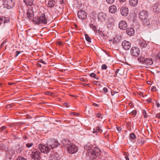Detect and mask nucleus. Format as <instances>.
<instances>
[{
  "label": "nucleus",
  "mask_w": 160,
  "mask_h": 160,
  "mask_svg": "<svg viewBox=\"0 0 160 160\" xmlns=\"http://www.w3.org/2000/svg\"><path fill=\"white\" fill-rule=\"evenodd\" d=\"M91 148V146L90 144L84 146V148L87 150L89 156H90L91 160H97L98 158H99V156L101 155V151L100 149L97 148H94L92 150L90 154L89 151Z\"/></svg>",
  "instance_id": "f257e3e1"
},
{
  "label": "nucleus",
  "mask_w": 160,
  "mask_h": 160,
  "mask_svg": "<svg viewBox=\"0 0 160 160\" xmlns=\"http://www.w3.org/2000/svg\"><path fill=\"white\" fill-rule=\"evenodd\" d=\"M63 143V146L67 148L69 153L73 154L78 151V148L75 145L70 143L69 141L64 140Z\"/></svg>",
  "instance_id": "f03ea898"
},
{
  "label": "nucleus",
  "mask_w": 160,
  "mask_h": 160,
  "mask_svg": "<svg viewBox=\"0 0 160 160\" xmlns=\"http://www.w3.org/2000/svg\"><path fill=\"white\" fill-rule=\"evenodd\" d=\"M32 22L36 24H46L47 19L44 13H42L39 17H35L32 20Z\"/></svg>",
  "instance_id": "7ed1b4c3"
},
{
  "label": "nucleus",
  "mask_w": 160,
  "mask_h": 160,
  "mask_svg": "<svg viewBox=\"0 0 160 160\" xmlns=\"http://www.w3.org/2000/svg\"><path fill=\"white\" fill-rule=\"evenodd\" d=\"M148 12L145 10H143L140 12L139 18L143 24H148Z\"/></svg>",
  "instance_id": "20e7f679"
},
{
  "label": "nucleus",
  "mask_w": 160,
  "mask_h": 160,
  "mask_svg": "<svg viewBox=\"0 0 160 160\" xmlns=\"http://www.w3.org/2000/svg\"><path fill=\"white\" fill-rule=\"evenodd\" d=\"M39 149L42 152L47 154L51 151V147L47 145H43L42 144H40L38 147Z\"/></svg>",
  "instance_id": "39448f33"
},
{
  "label": "nucleus",
  "mask_w": 160,
  "mask_h": 160,
  "mask_svg": "<svg viewBox=\"0 0 160 160\" xmlns=\"http://www.w3.org/2000/svg\"><path fill=\"white\" fill-rule=\"evenodd\" d=\"M30 157L34 160H39L41 158L40 152L37 149L33 150L30 154Z\"/></svg>",
  "instance_id": "423d86ee"
},
{
  "label": "nucleus",
  "mask_w": 160,
  "mask_h": 160,
  "mask_svg": "<svg viewBox=\"0 0 160 160\" xmlns=\"http://www.w3.org/2000/svg\"><path fill=\"white\" fill-rule=\"evenodd\" d=\"M47 144L50 147H51V149L57 147L59 144L58 141L54 139H48V141Z\"/></svg>",
  "instance_id": "0eeeda50"
},
{
  "label": "nucleus",
  "mask_w": 160,
  "mask_h": 160,
  "mask_svg": "<svg viewBox=\"0 0 160 160\" xmlns=\"http://www.w3.org/2000/svg\"><path fill=\"white\" fill-rule=\"evenodd\" d=\"M3 2L4 8L9 9L14 6V3L12 0H3Z\"/></svg>",
  "instance_id": "6e6552de"
},
{
  "label": "nucleus",
  "mask_w": 160,
  "mask_h": 160,
  "mask_svg": "<svg viewBox=\"0 0 160 160\" xmlns=\"http://www.w3.org/2000/svg\"><path fill=\"white\" fill-rule=\"evenodd\" d=\"M140 52V49L137 47H132L130 50V53L133 56L138 57Z\"/></svg>",
  "instance_id": "1a4fd4ad"
},
{
  "label": "nucleus",
  "mask_w": 160,
  "mask_h": 160,
  "mask_svg": "<svg viewBox=\"0 0 160 160\" xmlns=\"http://www.w3.org/2000/svg\"><path fill=\"white\" fill-rule=\"evenodd\" d=\"M33 7H31L28 8V9L27 12V18L28 19H31L32 20L34 18V11H33Z\"/></svg>",
  "instance_id": "9d476101"
},
{
  "label": "nucleus",
  "mask_w": 160,
  "mask_h": 160,
  "mask_svg": "<svg viewBox=\"0 0 160 160\" xmlns=\"http://www.w3.org/2000/svg\"><path fill=\"white\" fill-rule=\"evenodd\" d=\"M107 17L106 14L103 12H100L98 14V20L101 22H105L106 19Z\"/></svg>",
  "instance_id": "9b49d317"
},
{
  "label": "nucleus",
  "mask_w": 160,
  "mask_h": 160,
  "mask_svg": "<svg viewBox=\"0 0 160 160\" xmlns=\"http://www.w3.org/2000/svg\"><path fill=\"white\" fill-rule=\"evenodd\" d=\"M78 18L81 19H84L87 18L86 13L83 10L79 11L78 13Z\"/></svg>",
  "instance_id": "f8f14e48"
},
{
  "label": "nucleus",
  "mask_w": 160,
  "mask_h": 160,
  "mask_svg": "<svg viewBox=\"0 0 160 160\" xmlns=\"http://www.w3.org/2000/svg\"><path fill=\"white\" fill-rule=\"evenodd\" d=\"M120 12L122 16H126L128 13V8L125 6H122L120 8Z\"/></svg>",
  "instance_id": "ddd939ff"
},
{
  "label": "nucleus",
  "mask_w": 160,
  "mask_h": 160,
  "mask_svg": "<svg viewBox=\"0 0 160 160\" xmlns=\"http://www.w3.org/2000/svg\"><path fill=\"white\" fill-rule=\"evenodd\" d=\"M118 26L120 29L125 30L126 29L128 25L126 21L122 20L119 22Z\"/></svg>",
  "instance_id": "4468645a"
},
{
  "label": "nucleus",
  "mask_w": 160,
  "mask_h": 160,
  "mask_svg": "<svg viewBox=\"0 0 160 160\" xmlns=\"http://www.w3.org/2000/svg\"><path fill=\"white\" fill-rule=\"evenodd\" d=\"M122 45L123 48L125 50H128L131 47V43L125 40L123 41Z\"/></svg>",
  "instance_id": "2eb2a0df"
},
{
  "label": "nucleus",
  "mask_w": 160,
  "mask_h": 160,
  "mask_svg": "<svg viewBox=\"0 0 160 160\" xmlns=\"http://www.w3.org/2000/svg\"><path fill=\"white\" fill-rule=\"evenodd\" d=\"M153 11L154 12H160V3H157L153 6Z\"/></svg>",
  "instance_id": "dca6fc26"
},
{
  "label": "nucleus",
  "mask_w": 160,
  "mask_h": 160,
  "mask_svg": "<svg viewBox=\"0 0 160 160\" xmlns=\"http://www.w3.org/2000/svg\"><path fill=\"white\" fill-rule=\"evenodd\" d=\"M153 63V61L151 59L146 58L144 59V62L143 64L148 66L152 65Z\"/></svg>",
  "instance_id": "f3484780"
},
{
  "label": "nucleus",
  "mask_w": 160,
  "mask_h": 160,
  "mask_svg": "<svg viewBox=\"0 0 160 160\" xmlns=\"http://www.w3.org/2000/svg\"><path fill=\"white\" fill-rule=\"evenodd\" d=\"M126 31L127 34L130 36L133 35L134 33V29L131 28H128L127 29Z\"/></svg>",
  "instance_id": "a211bd4d"
},
{
  "label": "nucleus",
  "mask_w": 160,
  "mask_h": 160,
  "mask_svg": "<svg viewBox=\"0 0 160 160\" xmlns=\"http://www.w3.org/2000/svg\"><path fill=\"white\" fill-rule=\"evenodd\" d=\"M117 8L115 5H111L109 8V12L111 13H115L117 12Z\"/></svg>",
  "instance_id": "6ab92c4d"
},
{
  "label": "nucleus",
  "mask_w": 160,
  "mask_h": 160,
  "mask_svg": "<svg viewBox=\"0 0 160 160\" xmlns=\"http://www.w3.org/2000/svg\"><path fill=\"white\" fill-rule=\"evenodd\" d=\"M56 2L53 0H50L48 2V6L51 8L54 7L56 5Z\"/></svg>",
  "instance_id": "aec40b11"
},
{
  "label": "nucleus",
  "mask_w": 160,
  "mask_h": 160,
  "mask_svg": "<svg viewBox=\"0 0 160 160\" xmlns=\"http://www.w3.org/2000/svg\"><path fill=\"white\" fill-rule=\"evenodd\" d=\"M24 2L27 5L33 7V0H24Z\"/></svg>",
  "instance_id": "412c9836"
},
{
  "label": "nucleus",
  "mask_w": 160,
  "mask_h": 160,
  "mask_svg": "<svg viewBox=\"0 0 160 160\" xmlns=\"http://www.w3.org/2000/svg\"><path fill=\"white\" fill-rule=\"evenodd\" d=\"M138 2V0H129V3L130 6L132 7L136 6Z\"/></svg>",
  "instance_id": "4be33fe9"
},
{
  "label": "nucleus",
  "mask_w": 160,
  "mask_h": 160,
  "mask_svg": "<svg viewBox=\"0 0 160 160\" xmlns=\"http://www.w3.org/2000/svg\"><path fill=\"white\" fill-rule=\"evenodd\" d=\"M17 148L16 150L18 153H20L24 149V147L19 145L17 146Z\"/></svg>",
  "instance_id": "5701e85b"
},
{
  "label": "nucleus",
  "mask_w": 160,
  "mask_h": 160,
  "mask_svg": "<svg viewBox=\"0 0 160 160\" xmlns=\"http://www.w3.org/2000/svg\"><path fill=\"white\" fill-rule=\"evenodd\" d=\"M139 45L141 48H145L147 46V44L146 41L143 40L140 42Z\"/></svg>",
  "instance_id": "b1692460"
},
{
  "label": "nucleus",
  "mask_w": 160,
  "mask_h": 160,
  "mask_svg": "<svg viewBox=\"0 0 160 160\" xmlns=\"http://www.w3.org/2000/svg\"><path fill=\"white\" fill-rule=\"evenodd\" d=\"M121 39V37L119 36H116L113 39V42L115 43H118Z\"/></svg>",
  "instance_id": "393cba45"
},
{
  "label": "nucleus",
  "mask_w": 160,
  "mask_h": 160,
  "mask_svg": "<svg viewBox=\"0 0 160 160\" xmlns=\"http://www.w3.org/2000/svg\"><path fill=\"white\" fill-rule=\"evenodd\" d=\"M102 132V130L101 129L100 127H98L96 128V129H93V133H101Z\"/></svg>",
  "instance_id": "a878e982"
},
{
  "label": "nucleus",
  "mask_w": 160,
  "mask_h": 160,
  "mask_svg": "<svg viewBox=\"0 0 160 160\" xmlns=\"http://www.w3.org/2000/svg\"><path fill=\"white\" fill-rule=\"evenodd\" d=\"M90 27L95 32H96V33L98 32V29L95 25L92 24H90Z\"/></svg>",
  "instance_id": "bb28decb"
},
{
  "label": "nucleus",
  "mask_w": 160,
  "mask_h": 160,
  "mask_svg": "<svg viewBox=\"0 0 160 160\" xmlns=\"http://www.w3.org/2000/svg\"><path fill=\"white\" fill-rule=\"evenodd\" d=\"M108 22L109 24L111 25L113 24L114 22V20L112 18H110L108 19Z\"/></svg>",
  "instance_id": "cd10ccee"
},
{
  "label": "nucleus",
  "mask_w": 160,
  "mask_h": 160,
  "mask_svg": "<svg viewBox=\"0 0 160 160\" xmlns=\"http://www.w3.org/2000/svg\"><path fill=\"white\" fill-rule=\"evenodd\" d=\"M144 59V58L141 57H139L138 59V61L139 62H140L143 64L144 62V59Z\"/></svg>",
  "instance_id": "c85d7f7f"
},
{
  "label": "nucleus",
  "mask_w": 160,
  "mask_h": 160,
  "mask_svg": "<svg viewBox=\"0 0 160 160\" xmlns=\"http://www.w3.org/2000/svg\"><path fill=\"white\" fill-rule=\"evenodd\" d=\"M85 38L86 40L89 42H91V38L88 36V34H85Z\"/></svg>",
  "instance_id": "c756f323"
},
{
  "label": "nucleus",
  "mask_w": 160,
  "mask_h": 160,
  "mask_svg": "<svg viewBox=\"0 0 160 160\" xmlns=\"http://www.w3.org/2000/svg\"><path fill=\"white\" fill-rule=\"evenodd\" d=\"M130 137L133 140L134 139L136 138L135 135L133 133L130 134Z\"/></svg>",
  "instance_id": "7c9ffc66"
},
{
  "label": "nucleus",
  "mask_w": 160,
  "mask_h": 160,
  "mask_svg": "<svg viewBox=\"0 0 160 160\" xmlns=\"http://www.w3.org/2000/svg\"><path fill=\"white\" fill-rule=\"evenodd\" d=\"M33 145L32 143H27L26 144V146L28 148H30Z\"/></svg>",
  "instance_id": "2f4dec72"
},
{
  "label": "nucleus",
  "mask_w": 160,
  "mask_h": 160,
  "mask_svg": "<svg viewBox=\"0 0 160 160\" xmlns=\"http://www.w3.org/2000/svg\"><path fill=\"white\" fill-rule=\"evenodd\" d=\"M16 160H27V159L23 158L22 156L19 157L16 159Z\"/></svg>",
  "instance_id": "473e14b6"
},
{
  "label": "nucleus",
  "mask_w": 160,
  "mask_h": 160,
  "mask_svg": "<svg viewBox=\"0 0 160 160\" xmlns=\"http://www.w3.org/2000/svg\"><path fill=\"white\" fill-rule=\"evenodd\" d=\"M102 90H103V91L102 92L104 94H105L107 92H108V89L107 88H106V87L104 88H103Z\"/></svg>",
  "instance_id": "72a5a7b5"
},
{
  "label": "nucleus",
  "mask_w": 160,
  "mask_h": 160,
  "mask_svg": "<svg viewBox=\"0 0 160 160\" xmlns=\"http://www.w3.org/2000/svg\"><path fill=\"white\" fill-rule=\"evenodd\" d=\"M5 21L4 18H3V17H0V25L3 22Z\"/></svg>",
  "instance_id": "f704fd0d"
},
{
  "label": "nucleus",
  "mask_w": 160,
  "mask_h": 160,
  "mask_svg": "<svg viewBox=\"0 0 160 160\" xmlns=\"http://www.w3.org/2000/svg\"><path fill=\"white\" fill-rule=\"evenodd\" d=\"M63 105L64 106L67 108H68L70 107V105H69V103H68V102L63 103Z\"/></svg>",
  "instance_id": "c9c22d12"
},
{
  "label": "nucleus",
  "mask_w": 160,
  "mask_h": 160,
  "mask_svg": "<svg viewBox=\"0 0 160 160\" xmlns=\"http://www.w3.org/2000/svg\"><path fill=\"white\" fill-rule=\"evenodd\" d=\"M115 0H106V1L108 3L112 4L114 2Z\"/></svg>",
  "instance_id": "e433bc0d"
},
{
  "label": "nucleus",
  "mask_w": 160,
  "mask_h": 160,
  "mask_svg": "<svg viewBox=\"0 0 160 160\" xmlns=\"http://www.w3.org/2000/svg\"><path fill=\"white\" fill-rule=\"evenodd\" d=\"M101 68L102 70L106 69L107 68V66L105 64H103L102 65Z\"/></svg>",
  "instance_id": "4c0bfd02"
},
{
  "label": "nucleus",
  "mask_w": 160,
  "mask_h": 160,
  "mask_svg": "<svg viewBox=\"0 0 160 160\" xmlns=\"http://www.w3.org/2000/svg\"><path fill=\"white\" fill-rule=\"evenodd\" d=\"M143 116L145 118H146L147 117V115L146 114V112L145 110H143L142 111Z\"/></svg>",
  "instance_id": "58836bf2"
},
{
  "label": "nucleus",
  "mask_w": 160,
  "mask_h": 160,
  "mask_svg": "<svg viewBox=\"0 0 160 160\" xmlns=\"http://www.w3.org/2000/svg\"><path fill=\"white\" fill-rule=\"evenodd\" d=\"M131 113L132 115L136 116L137 113V112L136 110H133L131 112Z\"/></svg>",
  "instance_id": "ea45409f"
},
{
  "label": "nucleus",
  "mask_w": 160,
  "mask_h": 160,
  "mask_svg": "<svg viewBox=\"0 0 160 160\" xmlns=\"http://www.w3.org/2000/svg\"><path fill=\"white\" fill-rule=\"evenodd\" d=\"M45 93L47 95H48L50 96H52V94H53V93L49 92V91H47L45 92Z\"/></svg>",
  "instance_id": "a19ab883"
},
{
  "label": "nucleus",
  "mask_w": 160,
  "mask_h": 160,
  "mask_svg": "<svg viewBox=\"0 0 160 160\" xmlns=\"http://www.w3.org/2000/svg\"><path fill=\"white\" fill-rule=\"evenodd\" d=\"M21 53V52L20 51H17L16 52V54L14 56V57L16 58L17 57L18 54Z\"/></svg>",
  "instance_id": "79ce46f5"
},
{
  "label": "nucleus",
  "mask_w": 160,
  "mask_h": 160,
  "mask_svg": "<svg viewBox=\"0 0 160 160\" xmlns=\"http://www.w3.org/2000/svg\"><path fill=\"white\" fill-rule=\"evenodd\" d=\"M38 62H39L40 63H43L44 64H46V63L42 59H40L38 61Z\"/></svg>",
  "instance_id": "37998d69"
},
{
  "label": "nucleus",
  "mask_w": 160,
  "mask_h": 160,
  "mask_svg": "<svg viewBox=\"0 0 160 160\" xmlns=\"http://www.w3.org/2000/svg\"><path fill=\"white\" fill-rule=\"evenodd\" d=\"M6 42L5 41H3V42L2 43V44L0 46V48H2L3 47L4 44L6 43Z\"/></svg>",
  "instance_id": "c03bdc74"
},
{
  "label": "nucleus",
  "mask_w": 160,
  "mask_h": 160,
  "mask_svg": "<svg viewBox=\"0 0 160 160\" xmlns=\"http://www.w3.org/2000/svg\"><path fill=\"white\" fill-rule=\"evenodd\" d=\"M155 117L158 118H160V113H158L156 114Z\"/></svg>",
  "instance_id": "a18cd8bd"
},
{
  "label": "nucleus",
  "mask_w": 160,
  "mask_h": 160,
  "mask_svg": "<svg viewBox=\"0 0 160 160\" xmlns=\"http://www.w3.org/2000/svg\"><path fill=\"white\" fill-rule=\"evenodd\" d=\"M96 74L94 73H92L90 74V76L92 78H94Z\"/></svg>",
  "instance_id": "49530a36"
},
{
  "label": "nucleus",
  "mask_w": 160,
  "mask_h": 160,
  "mask_svg": "<svg viewBox=\"0 0 160 160\" xmlns=\"http://www.w3.org/2000/svg\"><path fill=\"white\" fill-rule=\"evenodd\" d=\"M96 116L98 118L100 117L101 115V114L100 113H97L95 114Z\"/></svg>",
  "instance_id": "de8ad7c7"
},
{
  "label": "nucleus",
  "mask_w": 160,
  "mask_h": 160,
  "mask_svg": "<svg viewBox=\"0 0 160 160\" xmlns=\"http://www.w3.org/2000/svg\"><path fill=\"white\" fill-rule=\"evenodd\" d=\"M97 33H99V34L101 35V36L102 35H103V34L102 32V31H100L99 30H98V32Z\"/></svg>",
  "instance_id": "09e8293b"
},
{
  "label": "nucleus",
  "mask_w": 160,
  "mask_h": 160,
  "mask_svg": "<svg viewBox=\"0 0 160 160\" xmlns=\"http://www.w3.org/2000/svg\"><path fill=\"white\" fill-rule=\"evenodd\" d=\"M6 128V127L5 126H2V127H1V131H3V130H4V129H5Z\"/></svg>",
  "instance_id": "8fccbe9b"
},
{
  "label": "nucleus",
  "mask_w": 160,
  "mask_h": 160,
  "mask_svg": "<svg viewBox=\"0 0 160 160\" xmlns=\"http://www.w3.org/2000/svg\"><path fill=\"white\" fill-rule=\"evenodd\" d=\"M156 89V87L154 86L152 87L151 89V90H152V91H155Z\"/></svg>",
  "instance_id": "3c124183"
},
{
  "label": "nucleus",
  "mask_w": 160,
  "mask_h": 160,
  "mask_svg": "<svg viewBox=\"0 0 160 160\" xmlns=\"http://www.w3.org/2000/svg\"><path fill=\"white\" fill-rule=\"evenodd\" d=\"M117 130L119 132H121L122 128L120 127H117Z\"/></svg>",
  "instance_id": "603ef678"
},
{
  "label": "nucleus",
  "mask_w": 160,
  "mask_h": 160,
  "mask_svg": "<svg viewBox=\"0 0 160 160\" xmlns=\"http://www.w3.org/2000/svg\"><path fill=\"white\" fill-rule=\"evenodd\" d=\"M12 106H13V105L12 104H8L7 105V107L8 108H11Z\"/></svg>",
  "instance_id": "864d4df0"
},
{
  "label": "nucleus",
  "mask_w": 160,
  "mask_h": 160,
  "mask_svg": "<svg viewBox=\"0 0 160 160\" xmlns=\"http://www.w3.org/2000/svg\"><path fill=\"white\" fill-rule=\"evenodd\" d=\"M99 82V81H94L93 82V83L96 85H98V83Z\"/></svg>",
  "instance_id": "5fc2aeb1"
},
{
  "label": "nucleus",
  "mask_w": 160,
  "mask_h": 160,
  "mask_svg": "<svg viewBox=\"0 0 160 160\" xmlns=\"http://www.w3.org/2000/svg\"><path fill=\"white\" fill-rule=\"evenodd\" d=\"M125 158L126 160H129V158L128 156L126 155L125 156Z\"/></svg>",
  "instance_id": "6e6d98bb"
},
{
  "label": "nucleus",
  "mask_w": 160,
  "mask_h": 160,
  "mask_svg": "<svg viewBox=\"0 0 160 160\" xmlns=\"http://www.w3.org/2000/svg\"><path fill=\"white\" fill-rule=\"evenodd\" d=\"M57 43L59 45H61L62 44V42H57Z\"/></svg>",
  "instance_id": "4d7b16f0"
},
{
  "label": "nucleus",
  "mask_w": 160,
  "mask_h": 160,
  "mask_svg": "<svg viewBox=\"0 0 160 160\" xmlns=\"http://www.w3.org/2000/svg\"><path fill=\"white\" fill-rule=\"evenodd\" d=\"M5 18V22H3L5 23L7 22H8V20L7 19H7H6L5 18Z\"/></svg>",
  "instance_id": "13d9d810"
},
{
  "label": "nucleus",
  "mask_w": 160,
  "mask_h": 160,
  "mask_svg": "<svg viewBox=\"0 0 160 160\" xmlns=\"http://www.w3.org/2000/svg\"><path fill=\"white\" fill-rule=\"evenodd\" d=\"M94 78L97 80H98L99 79V78H98V77L96 75H95V77Z\"/></svg>",
  "instance_id": "bf43d9fd"
},
{
  "label": "nucleus",
  "mask_w": 160,
  "mask_h": 160,
  "mask_svg": "<svg viewBox=\"0 0 160 160\" xmlns=\"http://www.w3.org/2000/svg\"><path fill=\"white\" fill-rule=\"evenodd\" d=\"M93 106L94 107H98V105L96 103H94L93 104Z\"/></svg>",
  "instance_id": "052dcab7"
},
{
  "label": "nucleus",
  "mask_w": 160,
  "mask_h": 160,
  "mask_svg": "<svg viewBox=\"0 0 160 160\" xmlns=\"http://www.w3.org/2000/svg\"><path fill=\"white\" fill-rule=\"evenodd\" d=\"M158 57L160 59V52H158L157 55Z\"/></svg>",
  "instance_id": "680f3d73"
},
{
  "label": "nucleus",
  "mask_w": 160,
  "mask_h": 160,
  "mask_svg": "<svg viewBox=\"0 0 160 160\" xmlns=\"http://www.w3.org/2000/svg\"><path fill=\"white\" fill-rule=\"evenodd\" d=\"M156 106L157 107H158V108H159L160 106V104L159 103H157V104H156Z\"/></svg>",
  "instance_id": "e2e57ef3"
},
{
  "label": "nucleus",
  "mask_w": 160,
  "mask_h": 160,
  "mask_svg": "<svg viewBox=\"0 0 160 160\" xmlns=\"http://www.w3.org/2000/svg\"><path fill=\"white\" fill-rule=\"evenodd\" d=\"M37 66H38V67H41V65L40 64H39V63H37Z\"/></svg>",
  "instance_id": "0e129e2a"
},
{
  "label": "nucleus",
  "mask_w": 160,
  "mask_h": 160,
  "mask_svg": "<svg viewBox=\"0 0 160 160\" xmlns=\"http://www.w3.org/2000/svg\"><path fill=\"white\" fill-rule=\"evenodd\" d=\"M28 138L26 136H24L23 137V138L25 140H26Z\"/></svg>",
  "instance_id": "69168bd1"
},
{
  "label": "nucleus",
  "mask_w": 160,
  "mask_h": 160,
  "mask_svg": "<svg viewBox=\"0 0 160 160\" xmlns=\"http://www.w3.org/2000/svg\"><path fill=\"white\" fill-rule=\"evenodd\" d=\"M51 157H52V158H55V155L54 154V153H52V154H51Z\"/></svg>",
  "instance_id": "338daca9"
},
{
  "label": "nucleus",
  "mask_w": 160,
  "mask_h": 160,
  "mask_svg": "<svg viewBox=\"0 0 160 160\" xmlns=\"http://www.w3.org/2000/svg\"><path fill=\"white\" fill-rule=\"evenodd\" d=\"M120 2H124L126 0H119Z\"/></svg>",
  "instance_id": "774afa93"
}]
</instances>
